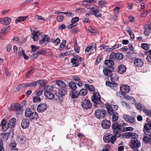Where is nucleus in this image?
Returning <instances> with one entry per match:
<instances>
[{
  "mask_svg": "<svg viewBox=\"0 0 151 151\" xmlns=\"http://www.w3.org/2000/svg\"><path fill=\"white\" fill-rule=\"evenodd\" d=\"M32 34V35L31 36V38L33 39L34 41H36L38 40L37 32L34 31Z\"/></svg>",
  "mask_w": 151,
  "mask_h": 151,
  "instance_id": "36",
  "label": "nucleus"
},
{
  "mask_svg": "<svg viewBox=\"0 0 151 151\" xmlns=\"http://www.w3.org/2000/svg\"><path fill=\"white\" fill-rule=\"evenodd\" d=\"M111 127L114 134L117 137L120 136L121 129H120L119 124L116 122H114L112 124Z\"/></svg>",
  "mask_w": 151,
  "mask_h": 151,
  "instance_id": "5",
  "label": "nucleus"
},
{
  "mask_svg": "<svg viewBox=\"0 0 151 151\" xmlns=\"http://www.w3.org/2000/svg\"><path fill=\"white\" fill-rule=\"evenodd\" d=\"M11 21V18L9 17H4L0 19V22L1 23L6 25L9 24Z\"/></svg>",
  "mask_w": 151,
  "mask_h": 151,
  "instance_id": "21",
  "label": "nucleus"
},
{
  "mask_svg": "<svg viewBox=\"0 0 151 151\" xmlns=\"http://www.w3.org/2000/svg\"><path fill=\"white\" fill-rule=\"evenodd\" d=\"M134 64L135 67L140 68L142 67L144 64V61L139 58H136L134 61Z\"/></svg>",
  "mask_w": 151,
  "mask_h": 151,
  "instance_id": "17",
  "label": "nucleus"
},
{
  "mask_svg": "<svg viewBox=\"0 0 151 151\" xmlns=\"http://www.w3.org/2000/svg\"><path fill=\"white\" fill-rule=\"evenodd\" d=\"M6 120L3 119L1 123V125L2 126L1 129L3 131H6L8 129V124H6Z\"/></svg>",
  "mask_w": 151,
  "mask_h": 151,
  "instance_id": "22",
  "label": "nucleus"
},
{
  "mask_svg": "<svg viewBox=\"0 0 151 151\" xmlns=\"http://www.w3.org/2000/svg\"><path fill=\"white\" fill-rule=\"evenodd\" d=\"M16 111L17 112V114H21L23 110L22 106L19 104H17V106H16Z\"/></svg>",
  "mask_w": 151,
  "mask_h": 151,
  "instance_id": "40",
  "label": "nucleus"
},
{
  "mask_svg": "<svg viewBox=\"0 0 151 151\" xmlns=\"http://www.w3.org/2000/svg\"><path fill=\"white\" fill-rule=\"evenodd\" d=\"M151 122L148 121L144 126L143 131L145 134L148 136H145L143 140L145 143H149L151 145Z\"/></svg>",
  "mask_w": 151,
  "mask_h": 151,
  "instance_id": "1",
  "label": "nucleus"
},
{
  "mask_svg": "<svg viewBox=\"0 0 151 151\" xmlns=\"http://www.w3.org/2000/svg\"><path fill=\"white\" fill-rule=\"evenodd\" d=\"M32 112L29 108H27L25 111V116L26 117H30L31 115Z\"/></svg>",
  "mask_w": 151,
  "mask_h": 151,
  "instance_id": "41",
  "label": "nucleus"
},
{
  "mask_svg": "<svg viewBox=\"0 0 151 151\" xmlns=\"http://www.w3.org/2000/svg\"><path fill=\"white\" fill-rule=\"evenodd\" d=\"M99 11H94L93 12H92L91 13L93 14L94 16L97 17H101V13L99 12Z\"/></svg>",
  "mask_w": 151,
  "mask_h": 151,
  "instance_id": "51",
  "label": "nucleus"
},
{
  "mask_svg": "<svg viewBox=\"0 0 151 151\" xmlns=\"http://www.w3.org/2000/svg\"><path fill=\"white\" fill-rule=\"evenodd\" d=\"M26 87V83H24L19 85L17 87V89L19 91L22 92Z\"/></svg>",
  "mask_w": 151,
  "mask_h": 151,
  "instance_id": "31",
  "label": "nucleus"
},
{
  "mask_svg": "<svg viewBox=\"0 0 151 151\" xmlns=\"http://www.w3.org/2000/svg\"><path fill=\"white\" fill-rule=\"evenodd\" d=\"M135 106L136 109L140 111H144L146 107L143 104L139 103H137L135 104Z\"/></svg>",
  "mask_w": 151,
  "mask_h": 151,
  "instance_id": "23",
  "label": "nucleus"
},
{
  "mask_svg": "<svg viewBox=\"0 0 151 151\" xmlns=\"http://www.w3.org/2000/svg\"><path fill=\"white\" fill-rule=\"evenodd\" d=\"M134 128L131 127H125L124 128V131H132L133 130Z\"/></svg>",
  "mask_w": 151,
  "mask_h": 151,
  "instance_id": "62",
  "label": "nucleus"
},
{
  "mask_svg": "<svg viewBox=\"0 0 151 151\" xmlns=\"http://www.w3.org/2000/svg\"><path fill=\"white\" fill-rule=\"evenodd\" d=\"M126 99H128L129 100H131L132 101V104L133 103H134L135 101H136L135 99L134 98L130 96H127L125 97H124Z\"/></svg>",
  "mask_w": 151,
  "mask_h": 151,
  "instance_id": "52",
  "label": "nucleus"
},
{
  "mask_svg": "<svg viewBox=\"0 0 151 151\" xmlns=\"http://www.w3.org/2000/svg\"><path fill=\"white\" fill-rule=\"evenodd\" d=\"M126 66L123 65H120L118 68V72L119 73L122 74L126 70Z\"/></svg>",
  "mask_w": 151,
  "mask_h": 151,
  "instance_id": "28",
  "label": "nucleus"
},
{
  "mask_svg": "<svg viewBox=\"0 0 151 151\" xmlns=\"http://www.w3.org/2000/svg\"><path fill=\"white\" fill-rule=\"evenodd\" d=\"M31 47L32 48L31 51L32 52H34L36 50L39 49L40 48V47L39 46H36L35 45H31Z\"/></svg>",
  "mask_w": 151,
  "mask_h": 151,
  "instance_id": "49",
  "label": "nucleus"
},
{
  "mask_svg": "<svg viewBox=\"0 0 151 151\" xmlns=\"http://www.w3.org/2000/svg\"><path fill=\"white\" fill-rule=\"evenodd\" d=\"M55 83L58 85V91H67V89L66 87V85L65 83L62 81L60 80H57L56 81Z\"/></svg>",
  "mask_w": 151,
  "mask_h": 151,
  "instance_id": "9",
  "label": "nucleus"
},
{
  "mask_svg": "<svg viewBox=\"0 0 151 151\" xmlns=\"http://www.w3.org/2000/svg\"><path fill=\"white\" fill-rule=\"evenodd\" d=\"M119 79V77L116 76H115L114 77L111 76V80L112 82L106 81V86H109L110 87H116L118 85V84L115 83L114 81L118 80Z\"/></svg>",
  "mask_w": 151,
  "mask_h": 151,
  "instance_id": "8",
  "label": "nucleus"
},
{
  "mask_svg": "<svg viewBox=\"0 0 151 151\" xmlns=\"http://www.w3.org/2000/svg\"><path fill=\"white\" fill-rule=\"evenodd\" d=\"M45 96L49 99H54L55 95L51 92L47 91H45L44 92Z\"/></svg>",
  "mask_w": 151,
  "mask_h": 151,
  "instance_id": "24",
  "label": "nucleus"
},
{
  "mask_svg": "<svg viewBox=\"0 0 151 151\" xmlns=\"http://www.w3.org/2000/svg\"><path fill=\"white\" fill-rule=\"evenodd\" d=\"M106 106L108 114H112L113 112H116L118 108V105H110L108 103L106 104Z\"/></svg>",
  "mask_w": 151,
  "mask_h": 151,
  "instance_id": "6",
  "label": "nucleus"
},
{
  "mask_svg": "<svg viewBox=\"0 0 151 151\" xmlns=\"http://www.w3.org/2000/svg\"><path fill=\"white\" fill-rule=\"evenodd\" d=\"M67 91H58V92L55 93V95L54 96V99L58 102H62L64 99V96L67 93Z\"/></svg>",
  "mask_w": 151,
  "mask_h": 151,
  "instance_id": "2",
  "label": "nucleus"
},
{
  "mask_svg": "<svg viewBox=\"0 0 151 151\" xmlns=\"http://www.w3.org/2000/svg\"><path fill=\"white\" fill-rule=\"evenodd\" d=\"M16 145L15 142L13 141L9 145V147L11 149L12 151H18V149L16 147Z\"/></svg>",
  "mask_w": 151,
  "mask_h": 151,
  "instance_id": "32",
  "label": "nucleus"
},
{
  "mask_svg": "<svg viewBox=\"0 0 151 151\" xmlns=\"http://www.w3.org/2000/svg\"><path fill=\"white\" fill-rule=\"evenodd\" d=\"M47 108V105L45 103H42L38 106L37 110L38 112L42 113L46 111Z\"/></svg>",
  "mask_w": 151,
  "mask_h": 151,
  "instance_id": "14",
  "label": "nucleus"
},
{
  "mask_svg": "<svg viewBox=\"0 0 151 151\" xmlns=\"http://www.w3.org/2000/svg\"><path fill=\"white\" fill-rule=\"evenodd\" d=\"M128 32L129 33V34L131 38L132 39H133L134 38V34L132 32V30L131 29H129L128 31Z\"/></svg>",
  "mask_w": 151,
  "mask_h": 151,
  "instance_id": "58",
  "label": "nucleus"
},
{
  "mask_svg": "<svg viewBox=\"0 0 151 151\" xmlns=\"http://www.w3.org/2000/svg\"><path fill=\"white\" fill-rule=\"evenodd\" d=\"M79 20V18L78 17H76L72 19L71 22L75 24H77V22Z\"/></svg>",
  "mask_w": 151,
  "mask_h": 151,
  "instance_id": "46",
  "label": "nucleus"
},
{
  "mask_svg": "<svg viewBox=\"0 0 151 151\" xmlns=\"http://www.w3.org/2000/svg\"><path fill=\"white\" fill-rule=\"evenodd\" d=\"M63 15H59L57 16V20L58 22H60L63 21Z\"/></svg>",
  "mask_w": 151,
  "mask_h": 151,
  "instance_id": "47",
  "label": "nucleus"
},
{
  "mask_svg": "<svg viewBox=\"0 0 151 151\" xmlns=\"http://www.w3.org/2000/svg\"><path fill=\"white\" fill-rule=\"evenodd\" d=\"M116 53L112 52L110 55V58L111 59H116Z\"/></svg>",
  "mask_w": 151,
  "mask_h": 151,
  "instance_id": "53",
  "label": "nucleus"
},
{
  "mask_svg": "<svg viewBox=\"0 0 151 151\" xmlns=\"http://www.w3.org/2000/svg\"><path fill=\"white\" fill-rule=\"evenodd\" d=\"M50 40V37L47 35H45L42 39L39 41L40 45L43 46L46 45Z\"/></svg>",
  "mask_w": 151,
  "mask_h": 151,
  "instance_id": "12",
  "label": "nucleus"
},
{
  "mask_svg": "<svg viewBox=\"0 0 151 151\" xmlns=\"http://www.w3.org/2000/svg\"><path fill=\"white\" fill-rule=\"evenodd\" d=\"M91 9L92 10L91 12H93L94 11H99V9L98 7L96 5H94L93 7Z\"/></svg>",
  "mask_w": 151,
  "mask_h": 151,
  "instance_id": "56",
  "label": "nucleus"
},
{
  "mask_svg": "<svg viewBox=\"0 0 151 151\" xmlns=\"http://www.w3.org/2000/svg\"><path fill=\"white\" fill-rule=\"evenodd\" d=\"M111 123L107 120H103L101 122V125L102 127L105 129H107L110 126Z\"/></svg>",
  "mask_w": 151,
  "mask_h": 151,
  "instance_id": "20",
  "label": "nucleus"
},
{
  "mask_svg": "<svg viewBox=\"0 0 151 151\" xmlns=\"http://www.w3.org/2000/svg\"><path fill=\"white\" fill-rule=\"evenodd\" d=\"M103 72L105 76L109 77H111L112 75L111 71L107 68H104Z\"/></svg>",
  "mask_w": 151,
  "mask_h": 151,
  "instance_id": "30",
  "label": "nucleus"
},
{
  "mask_svg": "<svg viewBox=\"0 0 151 151\" xmlns=\"http://www.w3.org/2000/svg\"><path fill=\"white\" fill-rule=\"evenodd\" d=\"M41 81H37L31 83H26L27 87H29L31 88H34L37 84H39Z\"/></svg>",
  "mask_w": 151,
  "mask_h": 151,
  "instance_id": "26",
  "label": "nucleus"
},
{
  "mask_svg": "<svg viewBox=\"0 0 151 151\" xmlns=\"http://www.w3.org/2000/svg\"><path fill=\"white\" fill-rule=\"evenodd\" d=\"M81 105L83 109H87L91 107L92 104L90 100L85 99H82Z\"/></svg>",
  "mask_w": 151,
  "mask_h": 151,
  "instance_id": "11",
  "label": "nucleus"
},
{
  "mask_svg": "<svg viewBox=\"0 0 151 151\" xmlns=\"http://www.w3.org/2000/svg\"><path fill=\"white\" fill-rule=\"evenodd\" d=\"M150 29L149 28H146L145 30V31H144V33L145 34V35L147 36H148L149 35V34H150Z\"/></svg>",
  "mask_w": 151,
  "mask_h": 151,
  "instance_id": "64",
  "label": "nucleus"
},
{
  "mask_svg": "<svg viewBox=\"0 0 151 151\" xmlns=\"http://www.w3.org/2000/svg\"><path fill=\"white\" fill-rule=\"evenodd\" d=\"M70 96L72 98H75L78 96L79 94L78 91L77 92L76 90H72L70 91Z\"/></svg>",
  "mask_w": 151,
  "mask_h": 151,
  "instance_id": "29",
  "label": "nucleus"
},
{
  "mask_svg": "<svg viewBox=\"0 0 151 151\" xmlns=\"http://www.w3.org/2000/svg\"><path fill=\"white\" fill-rule=\"evenodd\" d=\"M130 88L128 86L123 85L120 88V91L119 93H121V94L122 95L124 98L127 96L126 93L129 92L130 91Z\"/></svg>",
  "mask_w": 151,
  "mask_h": 151,
  "instance_id": "7",
  "label": "nucleus"
},
{
  "mask_svg": "<svg viewBox=\"0 0 151 151\" xmlns=\"http://www.w3.org/2000/svg\"><path fill=\"white\" fill-rule=\"evenodd\" d=\"M116 135H112V134L109 133L106 134L103 137V140L106 143L111 142L112 144H114L116 140Z\"/></svg>",
  "mask_w": 151,
  "mask_h": 151,
  "instance_id": "4",
  "label": "nucleus"
},
{
  "mask_svg": "<svg viewBox=\"0 0 151 151\" xmlns=\"http://www.w3.org/2000/svg\"><path fill=\"white\" fill-rule=\"evenodd\" d=\"M29 121L27 119H23L21 123V126L23 129L27 128L29 126Z\"/></svg>",
  "mask_w": 151,
  "mask_h": 151,
  "instance_id": "18",
  "label": "nucleus"
},
{
  "mask_svg": "<svg viewBox=\"0 0 151 151\" xmlns=\"http://www.w3.org/2000/svg\"><path fill=\"white\" fill-rule=\"evenodd\" d=\"M19 56H22L24 53L23 49L21 47L19 48L18 50Z\"/></svg>",
  "mask_w": 151,
  "mask_h": 151,
  "instance_id": "54",
  "label": "nucleus"
},
{
  "mask_svg": "<svg viewBox=\"0 0 151 151\" xmlns=\"http://www.w3.org/2000/svg\"><path fill=\"white\" fill-rule=\"evenodd\" d=\"M83 58L78 55L74 56L71 59L70 62L73 67H77L79 65L81 62L83 60Z\"/></svg>",
  "mask_w": 151,
  "mask_h": 151,
  "instance_id": "3",
  "label": "nucleus"
},
{
  "mask_svg": "<svg viewBox=\"0 0 151 151\" xmlns=\"http://www.w3.org/2000/svg\"><path fill=\"white\" fill-rule=\"evenodd\" d=\"M34 71V69H32L31 70L29 71L28 72L26 75V77H29V75L33 73Z\"/></svg>",
  "mask_w": 151,
  "mask_h": 151,
  "instance_id": "63",
  "label": "nucleus"
},
{
  "mask_svg": "<svg viewBox=\"0 0 151 151\" xmlns=\"http://www.w3.org/2000/svg\"><path fill=\"white\" fill-rule=\"evenodd\" d=\"M140 146L141 143L140 141L136 139H132L130 142V146L133 149L138 148Z\"/></svg>",
  "mask_w": 151,
  "mask_h": 151,
  "instance_id": "10",
  "label": "nucleus"
},
{
  "mask_svg": "<svg viewBox=\"0 0 151 151\" xmlns=\"http://www.w3.org/2000/svg\"><path fill=\"white\" fill-rule=\"evenodd\" d=\"M111 114H109L110 116H112V121L113 122H115L117 121L118 118V114L116 112H113Z\"/></svg>",
  "mask_w": 151,
  "mask_h": 151,
  "instance_id": "33",
  "label": "nucleus"
},
{
  "mask_svg": "<svg viewBox=\"0 0 151 151\" xmlns=\"http://www.w3.org/2000/svg\"><path fill=\"white\" fill-rule=\"evenodd\" d=\"M40 101L41 99L38 96H35L33 98V101L34 102H37Z\"/></svg>",
  "mask_w": 151,
  "mask_h": 151,
  "instance_id": "61",
  "label": "nucleus"
},
{
  "mask_svg": "<svg viewBox=\"0 0 151 151\" xmlns=\"http://www.w3.org/2000/svg\"><path fill=\"white\" fill-rule=\"evenodd\" d=\"M123 58V55L121 53H116V59L117 60H122Z\"/></svg>",
  "mask_w": 151,
  "mask_h": 151,
  "instance_id": "43",
  "label": "nucleus"
},
{
  "mask_svg": "<svg viewBox=\"0 0 151 151\" xmlns=\"http://www.w3.org/2000/svg\"><path fill=\"white\" fill-rule=\"evenodd\" d=\"M149 13V11L146 10L145 12L141 13V16L142 17H146Z\"/></svg>",
  "mask_w": 151,
  "mask_h": 151,
  "instance_id": "57",
  "label": "nucleus"
},
{
  "mask_svg": "<svg viewBox=\"0 0 151 151\" xmlns=\"http://www.w3.org/2000/svg\"><path fill=\"white\" fill-rule=\"evenodd\" d=\"M105 111L101 109H97L95 112V116L99 119L103 118L105 114Z\"/></svg>",
  "mask_w": 151,
  "mask_h": 151,
  "instance_id": "13",
  "label": "nucleus"
},
{
  "mask_svg": "<svg viewBox=\"0 0 151 151\" xmlns=\"http://www.w3.org/2000/svg\"><path fill=\"white\" fill-rule=\"evenodd\" d=\"M132 132H126L124 134L125 137L128 139L131 138Z\"/></svg>",
  "mask_w": 151,
  "mask_h": 151,
  "instance_id": "50",
  "label": "nucleus"
},
{
  "mask_svg": "<svg viewBox=\"0 0 151 151\" xmlns=\"http://www.w3.org/2000/svg\"><path fill=\"white\" fill-rule=\"evenodd\" d=\"M63 13L69 17H72L74 16V14L73 13L70 12H63Z\"/></svg>",
  "mask_w": 151,
  "mask_h": 151,
  "instance_id": "60",
  "label": "nucleus"
},
{
  "mask_svg": "<svg viewBox=\"0 0 151 151\" xmlns=\"http://www.w3.org/2000/svg\"><path fill=\"white\" fill-rule=\"evenodd\" d=\"M85 87L88 89L89 91L92 92H94L95 91V88L92 85H88V84H86L85 85Z\"/></svg>",
  "mask_w": 151,
  "mask_h": 151,
  "instance_id": "35",
  "label": "nucleus"
},
{
  "mask_svg": "<svg viewBox=\"0 0 151 151\" xmlns=\"http://www.w3.org/2000/svg\"><path fill=\"white\" fill-rule=\"evenodd\" d=\"M35 18L36 19L39 20H42L45 21V18L43 17L40 16L38 15H37L36 16Z\"/></svg>",
  "mask_w": 151,
  "mask_h": 151,
  "instance_id": "59",
  "label": "nucleus"
},
{
  "mask_svg": "<svg viewBox=\"0 0 151 151\" xmlns=\"http://www.w3.org/2000/svg\"><path fill=\"white\" fill-rule=\"evenodd\" d=\"M123 119L126 121L131 123H134L135 121V119L134 117L128 115L124 114L123 115Z\"/></svg>",
  "mask_w": 151,
  "mask_h": 151,
  "instance_id": "16",
  "label": "nucleus"
},
{
  "mask_svg": "<svg viewBox=\"0 0 151 151\" xmlns=\"http://www.w3.org/2000/svg\"><path fill=\"white\" fill-rule=\"evenodd\" d=\"M10 135V133L3 132L1 133V138L3 141H6L8 139Z\"/></svg>",
  "mask_w": 151,
  "mask_h": 151,
  "instance_id": "27",
  "label": "nucleus"
},
{
  "mask_svg": "<svg viewBox=\"0 0 151 151\" xmlns=\"http://www.w3.org/2000/svg\"><path fill=\"white\" fill-rule=\"evenodd\" d=\"M30 117L31 119H35L36 120L38 118V114L35 111L32 112L31 113V115Z\"/></svg>",
  "mask_w": 151,
  "mask_h": 151,
  "instance_id": "38",
  "label": "nucleus"
},
{
  "mask_svg": "<svg viewBox=\"0 0 151 151\" xmlns=\"http://www.w3.org/2000/svg\"><path fill=\"white\" fill-rule=\"evenodd\" d=\"M138 135L136 133L134 132H132V134L131 135V138L132 139H135L138 138Z\"/></svg>",
  "mask_w": 151,
  "mask_h": 151,
  "instance_id": "55",
  "label": "nucleus"
},
{
  "mask_svg": "<svg viewBox=\"0 0 151 151\" xmlns=\"http://www.w3.org/2000/svg\"><path fill=\"white\" fill-rule=\"evenodd\" d=\"M18 140L21 143H23L24 141L25 138L23 135H20L18 137Z\"/></svg>",
  "mask_w": 151,
  "mask_h": 151,
  "instance_id": "48",
  "label": "nucleus"
},
{
  "mask_svg": "<svg viewBox=\"0 0 151 151\" xmlns=\"http://www.w3.org/2000/svg\"><path fill=\"white\" fill-rule=\"evenodd\" d=\"M106 4V1L105 0H102L99 1L98 6L99 7L102 8L104 6H105Z\"/></svg>",
  "mask_w": 151,
  "mask_h": 151,
  "instance_id": "39",
  "label": "nucleus"
},
{
  "mask_svg": "<svg viewBox=\"0 0 151 151\" xmlns=\"http://www.w3.org/2000/svg\"><path fill=\"white\" fill-rule=\"evenodd\" d=\"M105 64L108 66L109 67H111L114 64V62L110 60H105L104 62Z\"/></svg>",
  "mask_w": 151,
  "mask_h": 151,
  "instance_id": "34",
  "label": "nucleus"
},
{
  "mask_svg": "<svg viewBox=\"0 0 151 151\" xmlns=\"http://www.w3.org/2000/svg\"><path fill=\"white\" fill-rule=\"evenodd\" d=\"M92 100L95 104L100 103L101 102V97L99 94L97 92L94 93Z\"/></svg>",
  "mask_w": 151,
  "mask_h": 151,
  "instance_id": "15",
  "label": "nucleus"
},
{
  "mask_svg": "<svg viewBox=\"0 0 151 151\" xmlns=\"http://www.w3.org/2000/svg\"><path fill=\"white\" fill-rule=\"evenodd\" d=\"M87 93V90L86 89H82L79 92V94L82 96H83L86 95Z\"/></svg>",
  "mask_w": 151,
  "mask_h": 151,
  "instance_id": "42",
  "label": "nucleus"
},
{
  "mask_svg": "<svg viewBox=\"0 0 151 151\" xmlns=\"http://www.w3.org/2000/svg\"><path fill=\"white\" fill-rule=\"evenodd\" d=\"M96 44L95 43H92L88 45L86 48L85 50L86 53H89L91 52L93 50V47L94 46L96 48Z\"/></svg>",
  "mask_w": 151,
  "mask_h": 151,
  "instance_id": "19",
  "label": "nucleus"
},
{
  "mask_svg": "<svg viewBox=\"0 0 151 151\" xmlns=\"http://www.w3.org/2000/svg\"><path fill=\"white\" fill-rule=\"evenodd\" d=\"M69 86L73 90H76L77 88L76 84L73 81H70L69 83Z\"/></svg>",
  "mask_w": 151,
  "mask_h": 151,
  "instance_id": "37",
  "label": "nucleus"
},
{
  "mask_svg": "<svg viewBox=\"0 0 151 151\" xmlns=\"http://www.w3.org/2000/svg\"><path fill=\"white\" fill-rule=\"evenodd\" d=\"M141 47L143 49L146 50H148L150 48L149 45L145 43H143L141 44Z\"/></svg>",
  "mask_w": 151,
  "mask_h": 151,
  "instance_id": "45",
  "label": "nucleus"
},
{
  "mask_svg": "<svg viewBox=\"0 0 151 151\" xmlns=\"http://www.w3.org/2000/svg\"><path fill=\"white\" fill-rule=\"evenodd\" d=\"M16 119L15 118H12L11 119L8 123V128H13L16 123Z\"/></svg>",
  "mask_w": 151,
  "mask_h": 151,
  "instance_id": "25",
  "label": "nucleus"
},
{
  "mask_svg": "<svg viewBox=\"0 0 151 151\" xmlns=\"http://www.w3.org/2000/svg\"><path fill=\"white\" fill-rule=\"evenodd\" d=\"M147 116L151 117V110H147L146 107L143 111Z\"/></svg>",
  "mask_w": 151,
  "mask_h": 151,
  "instance_id": "44",
  "label": "nucleus"
}]
</instances>
